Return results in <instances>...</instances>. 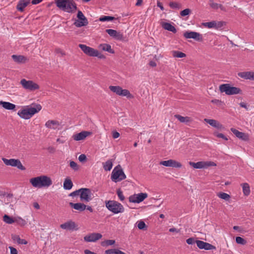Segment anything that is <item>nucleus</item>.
<instances>
[{
  "instance_id": "47",
  "label": "nucleus",
  "mask_w": 254,
  "mask_h": 254,
  "mask_svg": "<svg viewBox=\"0 0 254 254\" xmlns=\"http://www.w3.org/2000/svg\"><path fill=\"white\" fill-rule=\"evenodd\" d=\"M169 5L171 8L173 9H180L181 7V4L177 2H170Z\"/></svg>"
},
{
  "instance_id": "53",
  "label": "nucleus",
  "mask_w": 254,
  "mask_h": 254,
  "mask_svg": "<svg viewBox=\"0 0 254 254\" xmlns=\"http://www.w3.org/2000/svg\"><path fill=\"white\" fill-rule=\"evenodd\" d=\"M117 193L120 200L122 201H124L125 199V196L123 195L122 191L120 189H119L117 191Z\"/></svg>"
},
{
  "instance_id": "24",
  "label": "nucleus",
  "mask_w": 254,
  "mask_h": 254,
  "mask_svg": "<svg viewBox=\"0 0 254 254\" xmlns=\"http://www.w3.org/2000/svg\"><path fill=\"white\" fill-rule=\"evenodd\" d=\"M69 205L73 208L75 210H77L79 211H84L86 208V205L84 203H74L73 202H69Z\"/></svg>"
},
{
  "instance_id": "17",
  "label": "nucleus",
  "mask_w": 254,
  "mask_h": 254,
  "mask_svg": "<svg viewBox=\"0 0 254 254\" xmlns=\"http://www.w3.org/2000/svg\"><path fill=\"white\" fill-rule=\"evenodd\" d=\"M102 237V234L98 233H92L85 236L84 240L87 242H95Z\"/></svg>"
},
{
  "instance_id": "6",
  "label": "nucleus",
  "mask_w": 254,
  "mask_h": 254,
  "mask_svg": "<svg viewBox=\"0 0 254 254\" xmlns=\"http://www.w3.org/2000/svg\"><path fill=\"white\" fill-rule=\"evenodd\" d=\"M79 47L86 55L90 57H96L100 59L104 58V56L101 55L97 50L94 49L91 47H88L84 44H79Z\"/></svg>"
},
{
  "instance_id": "54",
  "label": "nucleus",
  "mask_w": 254,
  "mask_h": 254,
  "mask_svg": "<svg viewBox=\"0 0 254 254\" xmlns=\"http://www.w3.org/2000/svg\"><path fill=\"white\" fill-rule=\"evenodd\" d=\"M6 195L8 196V193L3 191H0V199L2 201H5L6 200H5V197Z\"/></svg>"
},
{
  "instance_id": "45",
  "label": "nucleus",
  "mask_w": 254,
  "mask_h": 254,
  "mask_svg": "<svg viewBox=\"0 0 254 254\" xmlns=\"http://www.w3.org/2000/svg\"><path fill=\"white\" fill-rule=\"evenodd\" d=\"M115 243V241L114 240H107L103 242H102L101 245L103 247H107L108 246H111Z\"/></svg>"
},
{
  "instance_id": "64",
  "label": "nucleus",
  "mask_w": 254,
  "mask_h": 254,
  "mask_svg": "<svg viewBox=\"0 0 254 254\" xmlns=\"http://www.w3.org/2000/svg\"><path fill=\"white\" fill-rule=\"evenodd\" d=\"M157 5L158 7H159L162 10H163L164 9V8L161 2H160L159 1H157Z\"/></svg>"
},
{
  "instance_id": "3",
  "label": "nucleus",
  "mask_w": 254,
  "mask_h": 254,
  "mask_svg": "<svg viewBox=\"0 0 254 254\" xmlns=\"http://www.w3.org/2000/svg\"><path fill=\"white\" fill-rule=\"evenodd\" d=\"M106 208L114 214L123 213L125 211L123 205L115 200H108L105 202Z\"/></svg>"
},
{
  "instance_id": "15",
  "label": "nucleus",
  "mask_w": 254,
  "mask_h": 254,
  "mask_svg": "<svg viewBox=\"0 0 254 254\" xmlns=\"http://www.w3.org/2000/svg\"><path fill=\"white\" fill-rule=\"evenodd\" d=\"M160 164L166 167H171L178 168H181L182 166V165L181 163L173 159L161 161L160 162Z\"/></svg>"
},
{
  "instance_id": "44",
  "label": "nucleus",
  "mask_w": 254,
  "mask_h": 254,
  "mask_svg": "<svg viewBox=\"0 0 254 254\" xmlns=\"http://www.w3.org/2000/svg\"><path fill=\"white\" fill-rule=\"evenodd\" d=\"M217 196L225 200H229L230 198V195L225 192H220L217 194Z\"/></svg>"
},
{
  "instance_id": "36",
  "label": "nucleus",
  "mask_w": 254,
  "mask_h": 254,
  "mask_svg": "<svg viewBox=\"0 0 254 254\" xmlns=\"http://www.w3.org/2000/svg\"><path fill=\"white\" fill-rule=\"evenodd\" d=\"M110 90L114 93H115L116 94L118 95H120V93L121 92V90L122 88L119 86H112L111 85L109 86Z\"/></svg>"
},
{
  "instance_id": "57",
  "label": "nucleus",
  "mask_w": 254,
  "mask_h": 254,
  "mask_svg": "<svg viewBox=\"0 0 254 254\" xmlns=\"http://www.w3.org/2000/svg\"><path fill=\"white\" fill-rule=\"evenodd\" d=\"M13 197V194L12 193H8V196L7 195L5 197V200H6L5 201H6V203H9L11 201V199Z\"/></svg>"
},
{
  "instance_id": "49",
  "label": "nucleus",
  "mask_w": 254,
  "mask_h": 254,
  "mask_svg": "<svg viewBox=\"0 0 254 254\" xmlns=\"http://www.w3.org/2000/svg\"><path fill=\"white\" fill-rule=\"evenodd\" d=\"M173 55L174 57L180 58H184L186 56V55L185 53L180 51H174Z\"/></svg>"
},
{
  "instance_id": "13",
  "label": "nucleus",
  "mask_w": 254,
  "mask_h": 254,
  "mask_svg": "<svg viewBox=\"0 0 254 254\" xmlns=\"http://www.w3.org/2000/svg\"><path fill=\"white\" fill-rule=\"evenodd\" d=\"M147 197L146 193H139L131 195L129 197V201L133 203H139L143 201Z\"/></svg>"
},
{
  "instance_id": "10",
  "label": "nucleus",
  "mask_w": 254,
  "mask_h": 254,
  "mask_svg": "<svg viewBox=\"0 0 254 254\" xmlns=\"http://www.w3.org/2000/svg\"><path fill=\"white\" fill-rule=\"evenodd\" d=\"M189 164L195 169L206 168L209 166H216V164L212 161H199L196 163L190 162Z\"/></svg>"
},
{
  "instance_id": "26",
  "label": "nucleus",
  "mask_w": 254,
  "mask_h": 254,
  "mask_svg": "<svg viewBox=\"0 0 254 254\" xmlns=\"http://www.w3.org/2000/svg\"><path fill=\"white\" fill-rule=\"evenodd\" d=\"M209 5L213 9L217 10L220 8L223 11H226V8L221 4L215 2L213 0H209Z\"/></svg>"
},
{
  "instance_id": "34",
  "label": "nucleus",
  "mask_w": 254,
  "mask_h": 254,
  "mask_svg": "<svg viewBox=\"0 0 254 254\" xmlns=\"http://www.w3.org/2000/svg\"><path fill=\"white\" fill-rule=\"evenodd\" d=\"M12 239L13 241H16L19 244L26 245L27 244V241L25 239H21L18 235H12Z\"/></svg>"
},
{
  "instance_id": "63",
  "label": "nucleus",
  "mask_w": 254,
  "mask_h": 254,
  "mask_svg": "<svg viewBox=\"0 0 254 254\" xmlns=\"http://www.w3.org/2000/svg\"><path fill=\"white\" fill-rule=\"evenodd\" d=\"M112 136L114 138H117L120 136V133L117 131H114Z\"/></svg>"
},
{
  "instance_id": "7",
  "label": "nucleus",
  "mask_w": 254,
  "mask_h": 254,
  "mask_svg": "<svg viewBox=\"0 0 254 254\" xmlns=\"http://www.w3.org/2000/svg\"><path fill=\"white\" fill-rule=\"evenodd\" d=\"M2 160L3 163L7 166H10L12 167H16L18 169L21 170H25V167L22 164L21 162L19 159H6L5 158H2Z\"/></svg>"
},
{
  "instance_id": "11",
  "label": "nucleus",
  "mask_w": 254,
  "mask_h": 254,
  "mask_svg": "<svg viewBox=\"0 0 254 254\" xmlns=\"http://www.w3.org/2000/svg\"><path fill=\"white\" fill-rule=\"evenodd\" d=\"M77 17L78 20H76L74 24L77 27H81L86 26L88 24V20L84 15L81 11L78 10Z\"/></svg>"
},
{
  "instance_id": "61",
  "label": "nucleus",
  "mask_w": 254,
  "mask_h": 254,
  "mask_svg": "<svg viewBox=\"0 0 254 254\" xmlns=\"http://www.w3.org/2000/svg\"><path fill=\"white\" fill-rule=\"evenodd\" d=\"M9 248L10 251V254H17V251L15 248L12 247H9Z\"/></svg>"
},
{
  "instance_id": "51",
  "label": "nucleus",
  "mask_w": 254,
  "mask_h": 254,
  "mask_svg": "<svg viewBox=\"0 0 254 254\" xmlns=\"http://www.w3.org/2000/svg\"><path fill=\"white\" fill-rule=\"evenodd\" d=\"M191 10L189 8H186L180 12V15L181 16H186L189 15L191 13Z\"/></svg>"
},
{
  "instance_id": "41",
  "label": "nucleus",
  "mask_w": 254,
  "mask_h": 254,
  "mask_svg": "<svg viewBox=\"0 0 254 254\" xmlns=\"http://www.w3.org/2000/svg\"><path fill=\"white\" fill-rule=\"evenodd\" d=\"M215 21L213 20L210 22H203L202 23V25L205 27H207L208 28H214L215 29Z\"/></svg>"
},
{
  "instance_id": "16",
  "label": "nucleus",
  "mask_w": 254,
  "mask_h": 254,
  "mask_svg": "<svg viewBox=\"0 0 254 254\" xmlns=\"http://www.w3.org/2000/svg\"><path fill=\"white\" fill-rule=\"evenodd\" d=\"M195 243L199 249H204L205 250H211L216 249V247L213 245L209 243L204 242L202 241L196 240Z\"/></svg>"
},
{
  "instance_id": "60",
  "label": "nucleus",
  "mask_w": 254,
  "mask_h": 254,
  "mask_svg": "<svg viewBox=\"0 0 254 254\" xmlns=\"http://www.w3.org/2000/svg\"><path fill=\"white\" fill-rule=\"evenodd\" d=\"M86 159V156L85 154H82L79 155L78 157V160L80 162H83L85 161Z\"/></svg>"
},
{
  "instance_id": "35",
  "label": "nucleus",
  "mask_w": 254,
  "mask_h": 254,
  "mask_svg": "<svg viewBox=\"0 0 254 254\" xmlns=\"http://www.w3.org/2000/svg\"><path fill=\"white\" fill-rule=\"evenodd\" d=\"M243 188V192L244 194L246 196H248L250 194L251 190L249 185L246 183L242 185Z\"/></svg>"
},
{
  "instance_id": "59",
  "label": "nucleus",
  "mask_w": 254,
  "mask_h": 254,
  "mask_svg": "<svg viewBox=\"0 0 254 254\" xmlns=\"http://www.w3.org/2000/svg\"><path fill=\"white\" fill-rule=\"evenodd\" d=\"M80 189L79 190H76L75 191H74L73 192H72L71 193H70L69 195L70 196H75L76 195H79L80 194Z\"/></svg>"
},
{
  "instance_id": "31",
  "label": "nucleus",
  "mask_w": 254,
  "mask_h": 254,
  "mask_svg": "<svg viewBox=\"0 0 254 254\" xmlns=\"http://www.w3.org/2000/svg\"><path fill=\"white\" fill-rule=\"evenodd\" d=\"M238 75L245 79L251 80V71H244L238 73Z\"/></svg>"
},
{
  "instance_id": "58",
  "label": "nucleus",
  "mask_w": 254,
  "mask_h": 254,
  "mask_svg": "<svg viewBox=\"0 0 254 254\" xmlns=\"http://www.w3.org/2000/svg\"><path fill=\"white\" fill-rule=\"evenodd\" d=\"M195 241L193 238H190L186 240V242L189 245H192L195 243Z\"/></svg>"
},
{
  "instance_id": "29",
  "label": "nucleus",
  "mask_w": 254,
  "mask_h": 254,
  "mask_svg": "<svg viewBox=\"0 0 254 254\" xmlns=\"http://www.w3.org/2000/svg\"><path fill=\"white\" fill-rule=\"evenodd\" d=\"M73 186L71 180L68 178H66L64 182L63 187L65 190H70Z\"/></svg>"
},
{
  "instance_id": "62",
  "label": "nucleus",
  "mask_w": 254,
  "mask_h": 254,
  "mask_svg": "<svg viewBox=\"0 0 254 254\" xmlns=\"http://www.w3.org/2000/svg\"><path fill=\"white\" fill-rule=\"evenodd\" d=\"M240 106L242 107V108H244L245 109H246L247 110H248V106L247 105V104L245 102H241L240 104H239Z\"/></svg>"
},
{
  "instance_id": "50",
  "label": "nucleus",
  "mask_w": 254,
  "mask_h": 254,
  "mask_svg": "<svg viewBox=\"0 0 254 254\" xmlns=\"http://www.w3.org/2000/svg\"><path fill=\"white\" fill-rule=\"evenodd\" d=\"M236 242L238 244L245 245L247 243V241L241 237H237L236 238Z\"/></svg>"
},
{
  "instance_id": "48",
  "label": "nucleus",
  "mask_w": 254,
  "mask_h": 254,
  "mask_svg": "<svg viewBox=\"0 0 254 254\" xmlns=\"http://www.w3.org/2000/svg\"><path fill=\"white\" fill-rule=\"evenodd\" d=\"M137 227L140 230H145L146 229L147 226L143 221H138L137 222Z\"/></svg>"
},
{
  "instance_id": "33",
  "label": "nucleus",
  "mask_w": 254,
  "mask_h": 254,
  "mask_svg": "<svg viewBox=\"0 0 254 254\" xmlns=\"http://www.w3.org/2000/svg\"><path fill=\"white\" fill-rule=\"evenodd\" d=\"M100 47L104 51L108 52L110 53H114V51L112 49L111 45L107 44H101Z\"/></svg>"
},
{
  "instance_id": "19",
  "label": "nucleus",
  "mask_w": 254,
  "mask_h": 254,
  "mask_svg": "<svg viewBox=\"0 0 254 254\" xmlns=\"http://www.w3.org/2000/svg\"><path fill=\"white\" fill-rule=\"evenodd\" d=\"M92 134V132L88 131H82L79 133L73 134V139L75 141H80L84 140L85 138Z\"/></svg>"
},
{
  "instance_id": "4",
  "label": "nucleus",
  "mask_w": 254,
  "mask_h": 254,
  "mask_svg": "<svg viewBox=\"0 0 254 254\" xmlns=\"http://www.w3.org/2000/svg\"><path fill=\"white\" fill-rule=\"evenodd\" d=\"M126 175L124 173L122 167L120 165L116 166L113 169L111 179L112 181L117 183L125 180L126 178Z\"/></svg>"
},
{
  "instance_id": "38",
  "label": "nucleus",
  "mask_w": 254,
  "mask_h": 254,
  "mask_svg": "<svg viewBox=\"0 0 254 254\" xmlns=\"http://www.w3.org/2000/svg\"><path fill=\"white\" fill-rule=\"evenodd\" d=\"M3 221L6 224H11L14 223V218H13L9 215L5 214L3 216Z\"/></svg>"
},
{
  "instance_id": "5",
  "label": "nucleus",
  "mask_w": 254,
  "mask_h": 254,
  "mask_svg": "<svg viewBox=\"0 0 254 254\" xmlns=\"http://www.w3.org/2000/svg\"><path fill=\"white\" fill-rule=\"evenodd\" d=\"M219 90L221 92H225L226 95H231L242 93L240 88L231 86L230 84H223L220 85Z\"/></svg>"
},
{
  "instance_id": "39",
  "label": "nucleus",
  "mask_w": 254,
  "mask_h": 254,
  "mask_svg": "<svg viewBox=\"0 0 254 254\" xmlns=\"http://www.w3.org/2000/svg\"><path fill=\"white\" fill-rule=\"evenodd\" d=\"M226 23L223 21H215V29L216 30L221 29L224 26H225Z\"/></svg>"
},
{
  "instance_id": "32",
  "label": "nucleus",
  "mask_w": 254,
  "mask_h": 254,
  "mask_svg": "<svg viewBox=\"0 0 254 254\" xmlns=\"http://www.w3.org/2000/svg\"><path fill=\"white\" fill-rule=\"evenodd\" d=\"M103 167L105 171H110L113 167V160L112 159L108 160L103 163Z\"/></svg>"
},
{
  "instance_id": "12",
  "label": "nucleus",
  "mask_w": 254,
  "mask_h": 254,
  "mask_svg": "<svg viewBox=\"0 0 254 254\" xmlns=\"http://www.w3.org/2000/svg\"><path fill=\"white\" fill-rule=\"evenodd\" d=\"M183 35L186 39H193L197 41L200 42L203 40L202 35L196 32L186 31L184 33Z\"/></svg>"
},
{
  "instance_id": "42",
  "label": "nucleus",
  "mask_w": 254,
  "mask_h": 254,
  "mask_svg": "<svg viewBox=\"0 0 254 254\" xmlns=\"http://www.w3.org/2000/svg\"><path fill=\"white\" fill-rule=\"evenodd\" d=\"M14 223H16L17 224L23 226L26 224V221L21 217H15Z\"/></svg>"
},
{
  "instance_id": "21",
  "label": "nucleus",
  "mask_w": 254,
  "mask_h": 254,
  "mask_svg": "<svg viewBox=\"0 0 254 254\" xmlns=\"http://www.w3.org/2000/svg\"><path fill=\"white\" fill-rule=\"evenodd\" d=\"M30 2V0H19L16 9L18 11L23 12L26 7Z\"/></svg>"
},
{
  "instance_id": "2",
  "label": "nucleus",
  "mask_w": 254,
  "mask_h": 254,
  "mask_svg": "<svg viewBox=\"0 0 254 254\" xmlns=\"http://www.w3.org/2000/svg\"><path fill=\"white\" fill-rule=\"evenodd\" d=\"M42 109L40 104H36L34 107H27L25 109L19 110L17 114L22 119H29L35 114L39 112Z\"/></svg>"
},
{
  "instance_id": "30",
  "label": "nucleus",
  "mask_w": 254,
  "mask_h": 254,
  "mask_svg": "<svg viewBox=\"0 0 254 254\" xmlns=\"http://www.w3.org/2000/svg\"><path fill=\"white\" fill-rule=\"evenodd\" d=\"M174 117L178 119L181 123H187L191 121L190 118L189 117H183L180 115H175Z\"/></svg>"
},
{
  "instance_id": "9",
  "label": "nucleus",
  "mask_w": 254,
  "mask_h": 254,
  "mask_svg": "<svg viewBox=\"0 0 254 254\" xmlns=\"http://www.w3.org/2000/svg\"><path fill=\"white\" fill-rule=\"evenodd\" d=\"M80 199L81 201L87 202L92 199V192L90 189H80Z\"/></svg>"
},
{
  "instance_id": "40",
  "label": "nucleus",
  "mask_w": 254,
  "mask_h": 254,
  "mask_svg": "<svg viewBox=\"0 0 254 254\" xmlns=\"http://www.w3.org/2000/svg\"><path fill=\"white\" fill-rule=\"evenodd\" d=\"M121 92L120 93V95L122 96H126L127 98H133V96L130 94V92L127 89H122Z\"/></svg>"
},
{
  "instance_id": "14",
  "label": "nucleus",
  "mask_w": 254,
  "mask_h": 254,
  "mask_svg": "<svg viewBox=\"0 0 254 254\" xmlns=\"http://www.w3.org/2000/svg\"><path fill=\"white\" fill-rule=\"evenodd\" d=\"M60 228L65 230L73 231L77 230V225L75 223L71 220H69L60 225Z\"/></svg>"
},
{
  "instance_id": "18",
  "label": "nucleus",
  "mask_w": 254,
  "mask_h": 254,
  "mask_svg": "<svg viewBox=\"0 0 254 254\" xmlns=\"http://www.w3.org/2000/svg\"><path fill=\"white\" fill-rule=\"evenodd\" d=\"M30 182L35 188H43V175L31 178Z\"/></svg>"
},
{
  "instance_id": "52",
  "label": "nucleus",
  "mask_w": 254,
  "mask_h": 254,
  "mask_svg": "<svg viewBox=\"0 0 254 254\" xmlns=\"http://www.w3.org/2000/svg\"><path fill=\"white\" fill-rule=\"evenodd\" d=\"M69 165H70V167L74 171H77L78 170V165L75 162H74L73 161H71L70 162Z\"/></svg>"
},
{
  "instance_id": "1",
  "label": "nucleus",
  "mask_w": 254,
  "mask_h": 254,
  "mask_svg": "<svg viewBox=\"0 0 254 254\" xmlns=\"http://www.w3.org/2000/svg\"><path fill=\"white\" fill-rule=\"evenodd\" d=\"M57 6L68 13H73L77 9L73 0H55Z\"/></svg>"
},
{
  "instance_id": "22",
  "label": "nucleus",
  "mask_w": 254,
  "mask_h": 254,
  "mask_svg": "<svg viewBox=\"0 0 254 254\" xmlns=\"http://www.w3.org/2000/svg\"><path fill=\"white\" fill-rule=\"evenodd\" d=\"M231 131L239 138L243 140H248V135L242 132L239 131L235 128H231Z\"/></svg>"
},
{
  "instance_id": "25",
  "label": "nucleus",
  "mask_w": 254,
  "mask_h": 254,
  "mask_svg": "<svg viewBox=\"0 0 254 254\" xmlns=\"http://www.w3.org/2000/svg\"><path fill=\"white\" fill-rule=\"evenodd\" d=\"M204 122L209 124L212 127L218 129L223 127L222 125L220 124L217 121L213 119H204Z\"/></svg>"
},
{
  "instance_id": "43",
  "label": "nucleus",
  "mask_w": 254,
  "mask_h": 254,
  "mask_svg": "<svg viewBox=\"0 0 254 254\" xmlns=\"http://www.w3.org/2000/svg\"><path fill=\"white\" fill-rule=\"evenodd\" d=\"M115 19H116V18L114 16H102L99 18V20L100 21L104 22V21H112Z\"/></svg>"
},
{
  "instance_id": "23",
  "label": "nucleus",
  "mask_w": 254,
  "mask_h": 254,
  "mask_svg": "<svg viewBox=\"0 0 254 254\" xmlns=\"http://www.w3.org/2000/svg\"><path fill=\"white\" fill-rule=\"evenodd\" d=\"M60 126V123L56 120H49L45 124V126L47 127L53 129L58 128Z\"/></svg>"
},
{
  "instance_id": "8",
  "label": "nucleus",
  "mask_w": 254,
  "mask_h": 254,
  "mask_svg": "<svg viewBox=\"0 0 254 254\" xmlns=\"http://www.w3.org/2000/svg\"><path fill=\"white\" fill-rule=\"evenodd\" d=\"M20 84L24 89L31 91L39 89L40 88L39 85L32 80H27L24 78L21 80Z\"/></svg>"
},
{
  "instance_id": "28",
  "label": "nucleus",
  "mask_w": 254,
  "mask_h": 254,
  "mask_svg": "<svg viewBox=\"0 0 254 254\" xmlns=\"http://www.w3.org/2000/svg\"><path fill=\"white\" fill-rule=\"evenodd\" d=\"M52 184L51 179L45 175H43V188H48Z\"/></svg>"
},
{
  "instance_id": "20",
  "label": "nucleus",
  "mask_w": 254,
  "mask_h": 254,
  "mask_svg": "<svg viewBox=\"0 0 254 254\" xmlns=\"http://www.w3.org/2000/svg\"><path fill=\"white\" fill-rule=\"evenodd\" d=\"M11 58L17 64H25L28 61L27 57L22 55H13L11 56Z\"/></svg>"
},
{
  "instance_id": "56",
  "label": "nucleus",
  "mask_w": 254,
  "mask_h": 254,
  "mask_svg": "<svg viewBox=\"0 0 254 254\" xmlns=\"http://www.w3.org/2000/svg\"><path fill=\"white\" fill-rule=\"evenodd\" d=\"M214 135L215 136H216L218 138H222L225 140H228V138L225 136L223 133H216V132H215L214 133Z\"/></svg>"
},
{
  "instance_id": "27",
  "label": "nucleus",
  "mask_w": 254,
  "mask_h": 254,
  "mask_svg": "<svg viewBox=\"0 0 254 254\" xmlns=\"http://www.w3.org/2000/svg\"><path fill=\"white\" fill-rule=\"evenodd\" d=\"M162 26L165 30L171 31L174 33H176L177 32L176 28L170 23L164 22L162 24Z\"/></svg>"
},
{
  "instance_id": "46",
  "label": "nucleus",
  "mask_w": 254,
  "mask_h": 254,
  "mask_svg": "<svg viewBox=\"0 0 254 254\" xmlns=\"http://www.w3.org/2000/svg\"><path fill=\"white\" fill-rule=\"evenodd\" d=\"M113 38L117 40L123 41L124 40L123 34L120 32H118L117 31L116 33L114 34V36Z\"/></svg>"
},
{
  "instance_id": "55",
  "label": "nucleus",
  "mask_w": 254,
  "mask_h": 254,
  "mask_svg": "<svg viewBox=\"0 0 254 254\" xmlns=\"http://www.w3.org/2000/svg\"><path fill=\"white\" fill-rule=\"evenodd\" d=\"M106 32L112 37H113L114 34L116 33V30L112 29H106Z\"/></svg>"
},
{
  "instance_id": "37",
  "label": "nucleus",
  "mask_w": 254,
  "mask_h": 254,
  "mask_svg": "<svg viewBox=\"0 0 254 254\" xmlns=\"http://www.w3.org/2000/svg\"><path fill=\"white\" fill-rule=\"evenodd\" d=\"M15 105L8 102H4L3 103L2 107L8 110H14L15 108Z\"/></svg>"
}]
</instances>
